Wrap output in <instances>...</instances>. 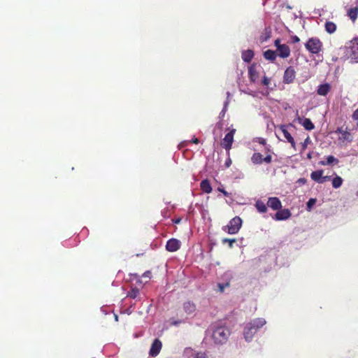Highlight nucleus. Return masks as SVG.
I'll use <instances>...</instances> for the list:
<instances>
[{"label": "nucleus", "instance_id": "f257e3e1", "mask_svg": "<svg viewBox=\"0 0 358 358\" xmlns=\"http://www.w3.org/2000/svg\"><path fill=\"white\" fill-rule=\"evenodd\" d=\"M266 324L264 318H256L247 324L243 334L245 341H250L256 332Z\"/></svg>", "mask_w": 358, "mask_h": 358}, {"label": "nucleus", "instance_id": "f03ea898", "mask_svg": "<svg viewBox=\"0 0 358 358\" xmlns=\"http://www.w3.org/2000/svg\"><path fill=\"white\" fill-rule=\"evenodd\" d=\"M230 330L225 326H216L213 331V339L216 344L225 343L230 336Z\"/></svg>", "mask_w": 358, "mask_h": 358}, {"label": "nucleus", "instance_id": "7ed1b4c3", "mask_svg": "<svg viewBox=\"0 0 358 358\" xmlns=\"http://www.w3.org/2000/svg\"><path fill=\"white\" fill-rule=\"evenodd\" d=\"M346 48L349 58L354 62H358V37L349 41Z\"/></svg>", "mask_w": 358, "mask_h": 358}, {"label": "nucleus", "instance_id": "20e7f679", "mask_svg": "<svg viewBox=\"0 0 358 358\" xmlns=\"http://www.w3.org/2000/svg\"><path fill=\"white\" fill-rule=\"evenodd\" d=\"M305 47L310 53L318 54L322 50V43L318 38L313 37L308 39Z\"/></svg>", "mask_w": 358, "mask_h": 358}, {"label": "nucleus", "instance_id": "39448f33", "mask_svg": "<svg viewBox=\"0 0 358 358\" xmlns=\"http://www.w3.org/2000/svg\"><path fill=\"white\" fill-rule=\"evenodd\" d=\"M242 224V220L236 216L231 219L229 224L223 227V230L229 234H235L238 233Z\"/></svg>", "mask_w": 358, "mask_h": 358}, {"label": "nucleus", "instance_id": "423d86ee", "mask_svg": "<svg viewBox=\"0 0 358 358\" xmlns=\"http://www.w3.org/2000/svg\"><path fill=\"white\" fill-rule=\"evenodd\" d=\"M251 162L256 165L262 164V163L270 164L272 162V156L268 153L266 157L259 152H254L251 157Z\"/></svg>", "mask_w": 358, "mask_h": 358}, {"label": "nucleus", "instance_id": "0eeeda50", "mask_svg": "<svg viewBox=\"0 0 358 358\" xmlns=\"http://www.w3.org/2000/svg\"><path fill=\"white\" fill-rule=\"evenodd\" d=\"M236 129H231L229 132H228L224 138L222 139L221 142V145L223 148H224L227 151H229L231 148L233 142H234V136L236 133Z\"/></svg>", "mask_w": 358, "mask_h": 358}, {"label": "nucleus", "instance_id": "6e6552de", "mask_svg": "<svg viewBox=\"0 0 358 358\" xmlns=\"http://www.w3.org/2000/svg\"><path fill=\"white\" fill-rule=\"evenodd\" d=\"M336 134H341L338 137V141L341 142H348L350 143L352 141V136L350 131H348V129L345 128L344 129L342 127L337 128L335 131Z\"/></svg>", "mask_w": 358, "mask_h": 358}, {"label": "nucleus", "instance_id": "1a4fd4ad", "mask_svg": "<svg viewBox=\"0 0 358 358\" xmlns=\"http://www.w3.org/2000/svg\"><path fill=\"white\" fill-rule=\"evenodd\" d=\"M296 77V72L292 66L286 69L283 76V82L286 84H290L294 82Z\"/></svg>", "mask_w": 358, "mask_h": 358}, {"label": "nucleus", "instance_id": "9d476101", "mask_svg": "<svg viewBox=\"0 0 358 358\" xmlns=\"http://www.w3.org/2000/svg\"><path fill=\"white\" fill-rule=\"evenodd\" d=\"M162 348V343L159 338H156L154 340L153 343L151 345L149 355L151 357L157 356Z\"/></svg>", "mask_w": 358, "mask_h": 358}, {"label": "nucleus", "instance_id": "9b49d317", "mask_svg": "<svg viewBox=\"0 0 358 358\" xmlns=\"http://www.w3.org/2000/svg\"><path fill=\"white\" fill-rule=\"evenodd\" d=\"M292 215L290 210L287 208L277 210V213L273 218L278 221L285 220L289 219Z\"/></svg>", "mask_w": 358, "mask_h": 358}, {"label": "nucleus", "instance_id": "f8f14e48", "mask_svg": "<svg viewBox=\"0 0 358 358\" xmlns=\"http://www.w3.org/2000/svg\"><path fill=\"white\" fill-rule=\"evenodd\" d=\"M180 242L176 238H171L166 242V249L169 252H176L180 248Z\"/></svg>", "mask_w": 358, "mask_h": 358}, {"label": "nucleus", "instance_id": "ddd939ff", "mask_svg": "<svg viewBox=\"0 0 358 358\" xmlns=\"http://www.w3.org/2000/svg\"><path fill=\"white\" fill-rule=\"evenodd\" d=\"M267 206L273 210H280L282 208V203L279 198L276 196L269 197L267 201Z\"/></svg>", "mask_w": 358, "mask_h": 358}, {"label": "nucleus", "instance_id": "4468645a", "mask_svg": "<svg viewBox=\"0 0 358 358\" xmlns=\"http://www.w3.org/2000/svg\"><path fill=\"white\" fill-rule=\"evenodd\" d=\"M279 129L282 132L284 137L286 138L287 142H289L292 147L294 149H296V143L294 141V138L292 136L291 134L287 131V126L284 124H281L279 126Z\"/></svg>", "mask_w": 358, "mask_h": 358}, {"label": "nucleus", "instance_id": "2eb2a0df", "mask_svg": "<svg viewBox=\"0 0 358 358\" xmlns=\"http://www.w3.org/2000/svg\"><path fill=\"white\" fill-rule=\"evenodd\" d=\"M277 51L278 56L282 58H287L290 55L289 47L286 44L278 46Z\"/></svg>", "mask_w": 358, "mask_h": 358}, {"label": "nucleus", "instance_id": "dca6fc26", "mask_svg": "<svg viewBox=\"0 0 358 358\" xmlns=\"http://www.w3.org/2000/svg\"><path fill=\"white\" fill-rule=\"evenodd\" d=\"M248 76L249 79L252 83H255L259 78V73L256 69V65L255 64H252L248 68Z\"/></svg>", "mask_w": 358, "mask_h": 358}, {"label": "nucleus", "instance_id": "f3484780", "mask_svg": "<svg viewBox=\"0 0 358 358\" xmlns=\"http://www.w3.org/2000/svg\"><path fill=\"white\" fill-rule=\"evenodd\" d=\"M182 308L185 313H187V315L193 314L196 309V304L191 301L184 302Z\"/></svg>", "mask_w": 358, "mask_h": 358}, {"label": "nucleus", "instance_id": "a211bd4d", "mask_svg": "<svg viewBox=\"0 0 358 358\" xmlns=\"http://www.w3.org/2000/svg\"><path fill=\"white\" fill-rule=\"evenodd\" d=\"M331 86L329 83L322 84L318 86L317 94L320 96H326L330 91Z\"/></svg>", "mask_w": 358, "mask_h": 358}, {"label": "nucleus", "instance_id": "6ab92c4d", "mask_svg": "<svg viewBox=\"0 0 358 358\" xmlns=\"http://www.w3.org/2000/svg\"><path fill=\"white\" fill-rule=\"evenodd\" d=\"M255 206L259 213H264L267 212V210H268L267 203H265L262 200H257L255 202Z\"/></svg>", "mask_w": 358, "mask_h": 358}, {"label": "nucleus", "instance_id": "aec40b11", "mask_svg": "<svg viewBox=\"0 0 358 358\" xmlns=\"http://www.w3.org/2000/svg\"><path fill=\"white\" fill-rule=\"evenodd\" d=\"M201 189L207 194H209L212 192V187L210 183V181L208 179L203 180L200 183Z\"/></svg>", "mask_w": 358, "mask_h": 358}, {"label": "nucleus", "instance_id": "412c9836", "mask_svg": "<svg viewBox=\"0 0 358 358\" xmlns=\"http://www.w3.org/2000/svg\"><path fill=\"white\" fill-rule=\"evenodd\" d=\"M347 15L352 22H355L358 17V7L356 6L349 8L347 11Z\"/></svg>", "mask_w": 358, "mask_h": 358}, {"label": "nucleus", "instance_id": "4be33fe9", "mask_svg": "<svg viewBox=\"0 0 358 358\" xmlns=\"http://www.w3.org/2000/svg\"><path fill=\"white\" fill-rule=\"evenodd\" d=\"M254 57V52L252 50H247L242 52V59L245 62H250Z\"/></svg>", "mask_w": 358, "mask_h": 358}, {"label": "nucleus", "instance_id": "5701e85b", "mask_svg": "<svg viewBox=\"0 0 358 358\" xmlns=\"http://www.w3.org/2000/svg\"><path fill=\"white\" fill-rule=\"evenodd\" d=\"M323 171L322 170H317L313 171L310 174V178L314 181L318 182V183H322V178Z\"/></svg>", "mask_w": 358, "mask_h": 358}, {"label": "nucleus", "instance_id": "b1692460", "mask_svg": "<svg viewBox=\"0 0 358 358\" xmlns=\"http://www.w3.org/2000/svg\"><path fill=\"white\" fill-rule=\"evenodd\" d=\"M325 31L329 34H333L336 31L337 26L336 24L331 21H328L324 24Z\"/></svg>", "mask_w": 358, "mask_h": 358}, {"label": "nucleus", "instance_id": "393cba45", "mask_svg": "<svg viewBox=\"0 0 358 358\" xmlns=\"http://www.w3.org/2000/svg\"><path fill=\"white\" fill-rule=\"evenodd\" d=\"M264 57L266 59L273 62L276 58V53L271 50H267L264 52Z\"/></svg>", "mask_w": 358, "mask_h": 358}, {"label": "nucleus", "instance_id": "a878e982", "mask_svg": "<svg viewBox=\"0 0 358 358\" xmlns=\"http://www.w3.org/2000/svg\"><path fill=\"white\" fill-rule=\"evenodd\" d=\"M334 162L337 164L338 162V160L336 158H335L333 155H329L327 157L326 161H321V162H320L319 164L322 166H326V165H330Z\"/></svg>", "mask_w": 358, "mask_h": 358}, {"label": "nucleus", "instance_id": "bb28decb", "mask_svg": "<svg viewBox=\"0 0 358 358\" xmlns=\"http://www.w3.org/2000/svg\"><path fill=\"white\" fill-rule=\"evenodd\" d=\"M302 125L308 131H311L315 128V125L309 118H305Z\"/></svg>", "mask_w": 358, "mask_h": 358}, {"label": "nucleus", "instance_id": "cd10ccee", "mask_svg": "<svg viewBox=\"0 0 358 358\" xmlns=\"http://www.w3.org/2000/svg\"><path fill=\"white\" fill-rule=\"evenodd\" d=\"M139 296V289L136 287H131L127 293V296L131 299H136Z\"/></svg>", "mask_w": 358, "mask_h": 358}, {"label": "nucleus", "instance_id": "c85d7f7f", "mask_svg": "<svg viewBox=\"0 0 358 358\" xmlns=\"http://www.w3.org/2000/svg\"><path fill=\"white\" fill-rule=\"evenodd\" d=\"M342 183L343 179L340 176H337L332 180V186L335 189L340 187L342 185Z\"/></svg>", "mask_w": 358, "mask_h": 358}, {"label": "nucleus", "instance_id": "c756f323", "mask_svg": "<svg viewBox=\"0 0 358 358\" xmlns=\"http://www.w3.org/2000/svg\"><path fill=\"white\" fill-rule=\"evenodd\" d=\"M229 285H230V283H229V282H226V283H219V284L217 285L218 288H219V291H220L221 293L224 292V289H225L226 287H229Z\"/></svg>", "mask_w": 358, "mask_h": 358}, {"label": "nucleus", "instance_id": "7c9ffc66", "mask_svg": "<svg viewBox=\"0 0 358 358\" xmlns=\"http://www.w3.org/2000/svg\"><path fill=\"white\" fill-rule=\"evenodd\" d=\"M316 203V199H310L308 200V201L307 202V209L308 210H310V209L312 208L313 206H314Z\"/></svg>", "mask_w": 358, "mask_h": 358}, {"label": "nucleus", "instance_id": "2f4dec72", "mask_svg": "<svg viewBox=\"0 0 358 358\" xmlns=\"http://www.w3.org/2000/svg\"><path fill=\"white\" fill-rule=\"evenodd\" d=\"M207 355L205 352H196L192 358H206Z\"/></svg>", "mask_w": 358, "mask_h": 358}, {"label": "nucleus", "instance_id": "473e14b6", "mask_svg": "<svg viewBox=\"0 0 358 358\" xmlns=\"http://www.w3.org/2000/svg\"><path fill=\"white\" fill-rule=\"evenodd\" d=\"M236 242V239L224 238L222 243H228L230 248L233 247L234 243Z\"/></svg>", "mask_w": 358, "mask_h": 358}, {"label": "nucleus", "instance_id": "72a5a7b5", "mask_svg": "<svg viewBox=\"0 0 358 358\" xmlns=\"http://www.w3.org/2000/svg\"><path fill=\"white\" fill-rule=\"evenodd\" d=\"M271 83V80L266 76H264L262 79V84L265 86H268Z\"/></svg>", "mask_w": 358, "mask_h": 358}, {"label": "nucleus", "instance_id": "f704fd0d", "mask_svg": "<svg viewBox=\"0 0 358 358\" xmlns=\"http://www.w3.org/2000/svg\"><path fill=\"white\" fill-rule=\"evenodd\" d=\"M217 191L222 192L225 196H229V193L222 188V185L217 187Z\"/></svg>", "mask_w": 358, "mask_h": 358}, {"label": "nucleus", "instance_id": "c9c22d12", "mask_svg": "<svg viewBox=\"0 0 358 358\" xmlns=\"http://www.w3.org/2000/svg\"><path fill=\"white\" fill-rule=\"evenodd\" d=\"M291 40L294 43H299L300 41V38L297 36H292L291 37Z\"/></svg>", "mask_w": 358, "mask_h": 358}, {"label": "nucleus", "instance_id": "e433bc0d", "mask_svg": "<svg viewBox=\"0 0 358 358\" xmlns=\"http://www.w3.org/2000/svg\"><path fill=\"white\" fill-rule=\"evenodd\" d=\"M352 118L354 120H358V108L353 113V114L352 115Z\"/></svg>", "mask_w": 358, "mask_h": 358}, {"label": "nucleus", "instance_id": "4c0bfd02", "mask_svg": "<svg viewBox=\"0 0 358 358\" xmlns=\"http://www.w3.org/2000/svg\"><path fill=\"white\" fill-rule=\"evenodd\" d=\"M143 277L150 278L151 277V272L150 271H147L145 273H143Z\"/></svg>", "mask_w": 358, "mask_h": 358}, {"label": "nucleus", "instance_id": "58836bf2", "mask_svg": "<svg viewBox=\"0 0 358 358\" xmlns=\"http://www.w3.org/2000/svg\"><path fill=\"white\" fill-rule=\"evenodd\" d=\"M274 43H275V45L276 46L277 48H278V46L282 45V44H280V39H276Z\"/></svg>", "mask_w": 358, "mask_h": 358}, {"label": "nucleus", "instance_id": "ea45409f", "mask_svg": "<svg viewBox=\"0 0 358 358\" xmlns=\"http://www.w3.org/2000/svg\"><path fill=\"white\" fill-rule=\"evenodd\" d=\"M329 180H330V176H324V177L322 178V183L324 182Z\"/></svg>", "mask_w": 358, "mask_h": 358}, {"label": "nucleus", "instance_id": "a19ab883", "mask_svg": "<svg viewBox=\"0 0 358 358\" xmlns=\"http://www.w3.org/2000/svg\"><path fill=\"white\" fill-rule=\"evenodd\" d=\"M192 142L195 144H198L199 143V141L197 138H194L192 140Z\"/></svg>", "mask_w": 358, "mask_h": 358}, {"label": "nucleus", "instance_id": "79ce46f5", "mask_svg": "<svg viewBox=\"0 0 358 358\" xmlns=\"http://www.w3.org/2000/svg\"><path fill=\"white\" fill-rule=\"evenodd\" d=\"M259 143L262 144V145H265L266 144V140L264 139V138H262L259 140Z\"/></svg>", "mask_w": 358, "mask_h": 358}, {"label": "nucleus", "instance_id": "37998d69", "mask_svg": "<svg viewBox=\"0 0 358 358\" xmlns=\"http://www.w3.org/2000/svg\"><path fill=\"white\" fill-rule=\"evenodd\" d=\"M231 163V160H230V159H229V161L226 162V163H225L226 166H227V167H229V166H230Z\"/></svg>", "mask_w": 358, "mask_h": 358}, {"label": "nucleus", "instance_id": "c03bdc74", "mask_svg": "<svg viewBox=\"0 0 358 358\" xmlns=\"http://www.w3.org/2000/svg\"><path fill=\"white\" fill-rule=\"evenodd\" d=\"M224 113H225V110L223 109L222 111L220 114V117H221V116L223 117L224 115Z\"/></svg>", "mask_w": 358, "mask_h": 358}, {"label": "nucleus", "instance_id": "a18cd8bd", "mask_svg": "<svg viewBox=\"0 0 358 358\" xmlns=\"http://www.w3.org/2000/svg\"><path fill=\"white\" fill-rule=\"evenodd\" d=\"M217 127H222V123L220 122L217 124Z\"/></svg>", "mask_w": 358, "mask_h": 358}, {"label": "nucleus", "instance_id": "49530a36", "mask_svg": "<svg viewBox=\"0 0 358 358\" xmlns=\"http://www.w3.org/2000/svg\"><path fill=\"white\" fill-rule=\"evenodd\" d=\"M115 321H117V320H118V317H117V315H115Z\"/></svg>", "mask_w": 358, "mask_h": 358}, {"label": "nucleus", "instance_id": "de8ad7c7", "mask_svg": "<svg viewBox=\"0 0 358 358\" xmlns=\"http://www.w3.org/2000/svg\"><path fill=\"white\" fill-rule=\"evenodd\" d=\"M306 148V143H304L303 145V148L305 149Z\"/></svg>", "mask_w": 358, "mask_h": 358}, {"label": "nucleus", "instance_id": "09e8293b", "mask_svg": "<svg viewBox=\"0 0 358 358\" xmlns=\"http://www.w3.org/2000/svg\"><path fill=\"white\" fill-rule=\"evenodd\" d=\"M308 158H309V159H310V158H311V155H310V153H309V154H308Z\"/></svg>", "mask_w": 358, "mask_h": 358}]
</instances>
